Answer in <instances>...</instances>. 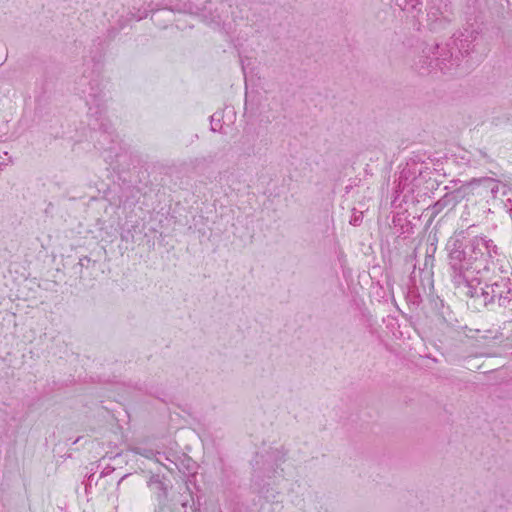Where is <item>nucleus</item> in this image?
Returning a JSON list of instances; mask_svg holds the SVG:
<instances>
[{
    "instance_id": "f257e3e1",
    "label": "nucleus",
    "mask_w": 512,
    "mask_h": 512,
    "mask_svg": "<svg viewBox=\"0 0 512 512\" xmlns=\"http://www.w3.org/2000/svg\"><path fill=\"white\" fill-rule=\"evenodd\" d=\"M448 247L455 294L476 307H501L512 321V276H507L511 267L497 245L477 236L466 245L455 240Z\"/></svg>"
},
{
    "instance_id": "f03ea898",
    "label": "nucleus",
    "mask_w": 512,
    "mask_h": 512,
    "mask_svg": "<svg viewBox=\"0 0 512 512\" xmlns=\"http://www.w3.org/2000/svg\"><path fill=\"white\" fill-rule=\"evenodd\" d=\"M412 67L420 74L439 69L443 73H453L458 67L456 58L445 47L438 44L424 43L413 59Z\"/></svg>"
},
{
    "instance_id": "7ed1b4c3",
    "label": "nucleus",
    "mask_w": 512,
    "mask_h": 512,
    "mask_svg": "<svg viewBox=\"0 0 512 512\" xmlns=\"http://www.w3.org/2000/svg\"><path fill=\"white\" fill-rule=\"evenodd\" d=\"M286 452L281 449H274L266 455H256L255 462L253 464V487L259 493L262 494L266 488L272 483L276 477L281 476V471L278 468L282 462H284Z\"/></svg>"
},
{
    "instance_id": "20e7f679",
    "label": "nucleus",
    "mask_w": 512,
    "mask_h": 512,
    "mask_svg": "<svg viewBox=\"0 0 512 512\" xmlns=\"http://www.w3.org/2000/svg\"><path fill=\"white\" fill-rule=\"evenodd\" d=\"M223 3L219 1L206 0L202 7L194 4L193 2L175 3L163 9V11H169L173 13H183L189 15H195L210 25L220 27L223 19L222 14L219 11L220 7H223Z\"/></svg>"
},
{
    "instance_id": "39448f33",
    "label": "nucleus",
    "mask_w": 512,
    "mask_h": 512,
    "mask_svg": "<svg viewBox=\"0 0 512 512\" xmlns=\"http://www.w3.org/2000/svg\"><path fill=\"white\" fill-rule=\"evenodd\" d=\"M426 25L434 33L446 30L454 20L450 0H427Z\"/></svg>"
},
{
    "instance_id": "423d86ee",
    "label": "nucleus",
    "mask_w": 512,
    "mask_h": 512,
    "mask_svg": "<svg viewBox=\"0 0 512 512\" xmlns=\"http://www.w3.org/2000/svg\"><path fill=\"white\" fill-rule=\"evenodd\" d=\"M82 97L88 106V115L99 121L106 111L107 93L101 82L97 79L92 80L81 90Z\"/></svg>"
},
{
    "instance_id": "0eeeda50",
    "label": "nucleus",
    "mask_w": 512,
    "mask_h": 512,
    "mask_svg": "<svg viewBox=\"0 0 512 512\" xmlns=\"http://www.w3.org/2000/svg\"><path fill=\"white\" fill-rule=\"evenodd\" d=\"M478 35L479 29L472 24H467L453 34L451 37L452 45L459 50L461 55H468Z\"/></svg>"
},
{
    "instance_id": "6e6552de",
    "label": "nucleus",
    "mask_w": 512,
    "mask_h": 512,
    "mask_svg": "<svg viewBox=\"0 0 512 512\" xmlns=\"http://www.w3.org/2000/svg\"><path fill=\"white\" fill-rule=\"evenodd\" d=\"M465 197V190L458 188L445 193L434 205L428 208L431 218L436 217L443 211H452Z\"/></svg>"
},
{
    "instance_id": "1a4fd4ad",
    "label": "nucleus",
    "mask_w": 512,
    "mask_h": 512,
    "mask_svg": "<svg viewBox=\"0 0 512 512\" xmlns=\"http://www.w3.org/2000/svg\"><path fill=\"white\" fill-rule=\"evenodd\" d=\"M140 199V190L136 187L122 189L119 196V206L124 209H133Z\"/></svg>"
},
{
    "instance_id": "9d476101",
    "label": "nucleus",
    "mask_w": 512,
    "mask_h": 512,
    "mask_svg": "<svg viewBox=\"0 0 512 512\" xmlns=\"http://www.w3.org/2000/svg\"><path fill=\"white\" fill-rule=\"evenodd\" d=\"M149 487L157 494L159 501L167 498L168 487L159 475H152L148 481Z\"/></svg>"
},
{
    "instance_id": "9b49d317",
    "label": "nucleus",
    "mask_w": 512,
    "mask_h": 512,
    "mask_svg": "<svg viewBox=\"0 0 512 512\" xmlns=\"http://www.w3.org/2000/svg\"><path fill=\"white\" fill-rule=\"evenodd\" d=\"M423 0H404L402 9L406 12H416L417 14L422 12Z\"/></svg>"
},
{
    "instance_id": "f8f14e48",
    "label": "nucleus",
    "mask_w": 512,
    "mask_h": 512,
    "mask_svg": "<svg viewBox=\"0 0 512 512\" xmlns=\"http://www.w3.org/2000/svg\"><path fill=\"white\" fill-rule=\"evenodd\" d=\"M135 454H138L140 456H143L147 459H154L157 455H161L160 452H156L153 449L145 448V447H135L133 449Z\"/></svg>"
},
{
    "instance_id": "ddd939ff",
    "label": "nucleus",
    "mask_w": 512,
    "mask_h": 512,
    "mask_svg": "<svg viewBox=\"0 0 512 512\" xmlns=\"http://www.w3.org/2000/svg\"><path fill=\"white\" fill-rule=\"evenodd\" d=\"M221 119H220V115L217 114V113H214L211 117H210V123H211V130L213 132H218L221 130L222 128V125H221Z\"/></svg>"
},
{
    "instance_id": "4468645a",
    "label": "nucleus",
    "mask_w": 512,
    "mask_h": 512,
    "mask_svg": "<svg viewBox=\"0 0 512 512\" xmlns=\"http://www.w3.org/2000/svg\"><path fill=\"white\" fill-rule=\"evenodd\" d=\"M130 15L131 20L140 21L148 16V11L146 9H138L136 13L131 12Z\"/></svg>"
},
{
    "instance_id": "2eb2a0df",
    "label": "nucleus",
    "mask_w": 512,
    "mask_h": 512,
    "mask_svg": "<svg viewBox=\"0 0 512 512\" xmlns=\"http://www.w3.org/2000/svg\"><path fill=\"white\" fill-rule=\"evenodd\" d=\"M474 157L478 162L486 161L488 159V155L486 154V152H484L481 149H476Z\"/></svg>"
},
{
    "instance_id": "dca6fc26",
    "label": "nucleus",
    "mask_w": 512,
    "mask_h": 512,
    "mask_svg": "<svg viewBox=\"0 0 512 512\" xmlns=\"http://www.w3.org/2000/svg\"><path fill=\"white\" fill-rule=\"evenodd\" d=\"M91 262V259L87 256H83L79 259L78 265L81 267H88L89 263Z\"/></svg>"
},
{
    "instance_id": "f3484780",
    "label": "nucleus",
    "mask_w": 512,
    "mask_h": 512,
    "mask_svg": "<svg viewBox=\"0 0 512 512\" xmlns=\"http://www.w3.org/2000/svg\"><path fill=\"white\" fill-rule=\"evenodd\" d=\"M361 221H362V214H359V215H354L351 218L350 223L353 225H358Z\"/></svg>"
},
{
    "instance_id": "a211bd4d",
    "label": "nucleus",
    "mask_w": 512,
    "mask_h": 512,
    "mask_svg": "<svg viewBox=\"0 0 512 512\" xmlns=\"http://www.w3.org/2000/svg\"><path fill=\"white\" fill-rule=\"evenodd\" d=\"M98 127L99 129H103L104 131H107L108 127L105 123H103L102 121L99 123V124H95L94 125V129Z\"/></svg>"
},
{
    "instance_id": "6ab92c4d",
    "label": "nucleus",
    "mask_w": 512,
    "mask_h": 512,
    "mask_svg": "<svg viewBox=\"0 0 512 512\" xmlns=\"http://www.w3.org/2000/svg\"><path fill=\"white\" fill-rule=\"evenodd\" d=\"M112 471H114V469L107 470V471H102L101 475H107L109 472H112Z\"/></svg>"
},
{
    "instance_id": "aec40b11",
    "label": "nucleus",
    "mask_w": 512,
    "mask_h": 512,
    "mask_svg": "<svg viewBox=\"0 0 512 512\" xmlns=\"http://www.w3.org/2000/svg\"><path fill=\"white\" fill-rule=\"evenodd\" d=\"M125 477H126V475L119 479V481H118V483H117V485H118V486L120 485V483L122 482V480H123Z\"/></svg>"
},
{
    "instance_id": "412c9836",
    "label": "nucleus",
    "mask_w": 512,
    "mask_h": 512,
    "mask_svg": "<svg viewBox=\"0 0 512 512\" xmlns=\"http://www.w3.org/2000/svg\"><path fill=\"white\" fill-rule=\"evenodd\" d=\"M413 13V17H416V15H418L416 12H412Z\"/></svg>"
}]
</instances>
